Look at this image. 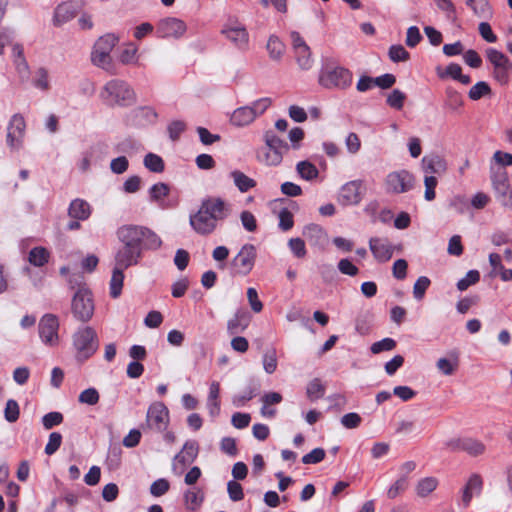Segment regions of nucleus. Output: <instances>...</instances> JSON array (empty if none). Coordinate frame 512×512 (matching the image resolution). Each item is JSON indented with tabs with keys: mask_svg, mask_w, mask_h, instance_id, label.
I'll return each mask as SVG.
<instances>
[{
	"mask_svg": "<svg viewBox=\"0 0 512 512\" xmlns=\"http://www.w3.org/2000/svg\"><path fill=\"white\" fill-rule=\"evenodd\" d=\"M231 214V204L218 196L204 198L198 210L190 214L192 230L201 236L213 234L218 226Z\"/></svg>",
	"mask_w": 512,
	"mask_h": 512,
	"instance_id": "f257e3e1",
	"label": "nucleus"
},
{
	"mask_svg": "<svg viewBox=\"0 0 512 512\" xmlns=\"http://www.w3.org/2000/svg\"><path fill=\"white\" fill-rule=\"evenodd\" d=\"M352 81V72L335 61L323 63L318 75V84L329 90H346Z\"/></svg>",
	"mask_w": 512,
	"mask_h": 512,
	"instance_id": "f03ea898",
	"label": "nucleus"
},
{
	"mask_svg": "<svg viewBox=\"0 0 512 512\" xmlns=\"http://www.w3.org/2000/svg\"><path fill=\"white\" fill-rule=\"evenodd\" d=\"M120 41L115 33H106L100 36L94 43L90 59L94 66L110 73L116 74V67L112 58V51Z\"/></svg>",
	"mask_w": 512,
	"mask_h": 512,
	"instance_id": "7ed1b4c3",
	"label": "nucleus"
},
{
	"mask_svg": "<svg viewBox=\"0 0 512 512\" xmlns=\"http://www.w3.org/2000/svg\"><path fill=\"white\" fill-rule=\"evenodd\" d=\"M117 237L123 246L115 254V267L125 270L137 265L142 258V247L136 243L126 225L117 230Z\"/></svg>",
	"mask_w": 512,
	"mask_h": 512,
	"instance_id": "20e7f679",
	"label": "nucleus"
},
{
	"mask_svg": "<svg viewBox=\"0 0 512 512\" xmlns=\"http://www.w3.org/2000/svg\"><path fill=\"white\" fill-rule=\"evenodd\" d=\"M81 279L82 277L79 275L75 276V281L72 277L69 278L72 288H75V285L79 286L72 297L71 312L77 321L86 323L92 319L95 306L91 291L87 287L81 286Z\"/></svg>",
	"mask_w": 512,
	"mask_h": 512,
	"instance_id": "39448f33",
	"label": "nucleus"
},
{
	"mask_svg": "<svg viewBox=\"0 0 512 512\" xmlns=\"http://www.w3.org/2000/svg\"><path fill=\"white\" fill-rule=\"evenodd\" d=\"M263 140L265 146L257 154L258 161L270 167L280 165L284 154L289 150V145L272 130L264 133Z\"/></svg>",
	"mask_w": 512,
	"mask_h": 512,
	"instance_id": "423d86ee",
	"label": "nucleus"
},
{
	"mask_svg": "<svg viewBox=\"0 0 512 512\" xmlns=\"http://www.w3.org/2000/svg\"><path fill=\"white\" fill-rule=\"evenodd\" d=\"M100 98L109 106H128L133 103L135 94L125 81L112 79L103 86Z\"/></svg>",
	"mask_w": 512,
	"mask_h": 512,
	"instance_id": "0eeeda50",
	"label": "nucleus"
},
{
	"mask_svg": "<svg viewBox=\"0 0 512 512\" xmlns=\"http://www.w3.org/2000/svg\"><path fill=\"white\" fill-rule=\"evenodd\" d=\"M72 345L77 360L85 361L89 359L99 347L96 330L91 326L79 327L72 335Z\"/></svg>",
	"mask_w": 512,
	"mask_h": 512,
	"instance_id": "6e6552de",
	"label": "nucleus"
},
{
	"mask_svg": "<svg viewBox=\"0 0 512 512\" xmlns=\"http://www.w3.org/2000/svg\"><path fill=\"white\" fill-rule=\"evenodd\" d=\"M271 103V98L264 97L255 100L251 105L239 107L231 114L230 122L237 127L247 126L258 116L262 115L270 107Z\"/></svg>",
	"mask_w": 512,
	"mask_h": 512,
	"instance_id": "1a4fd4ad",
	"label": "nucleus"
},
{
	"mask_svg": "<svg viewBox=\"0 0 512 512\" xmlns=\"http://www.w3.org/2000/svg\"><path fill=\"white\" fill-rule=\"evenodd\" d=\"M256 258V247L253 244H244L230 262L232 274L240 276L248 275L254 268Z\"/></svg>",
	"mask_w": 512,
	"mask_h": 512,
	"instance_id": "9d476101",
	"label": "nucleus"
},
{
	"mask_svg": "<svg viewBox=\"0 0 512 512\" xmlns=\"http://www.w3.org/2000/svg\"><path fill=\"white\" fill-rule=\"evenodd\" d=\"M415 178L411 172L402 169L390 172L384 180V187L387 193L402 194L413 189Z\"/></svg>",
	"mask_w": 512,
	"mask_h": 512,
	"instance_id": "9b49d317",
	"label": "nucleus"
},
{
	"mask_svg": "<svg viewBox=\"0 0 512 512\" xmlns=\"http://www.w3.org/2000/svg\"><path fill=\"white\" fill-rule=\"evenodd\" d=\"M291 45L294 52L295 61L302 71L310 70L314 65V59L310 47L303 37L297 32L290 33Z\"/></svg>",
	"mask_w": 512,
	"mask_h": 512,
	"instance_id": "f8f14e48",
	"label": "nucleus"
},
{
	"mask_svg": "<svg viewBox=\"0 0 512 512\" xmlns=\"http://www.w3.org/2000/svg\"><path fill=\"white\" fill-rule=\"evenodd\" d=\"M26 132L24 117L16 113L12 115L7 126L6 143L11 151H19L23 147Z\"/></svg>",
	"mask_w": 512,
	"mask_h": 512,
	"instance_id": "ddd939ff",
	"label": "nucleus"
},
{
	"mask_svg": "<svg viewBox=\"0 0 512 512\" xmlns=\"http://www.w3.org/2000/svg\"><path fill=\"white\" fill-rule=\"evenodd\" d=\"M445 448L451 452H465L472 457L484 454L486 446L478 439L471 437H454L447 440Z\"/></svg>",
	"mask_w": 512,
	"mask_h": 512,
	"instance_id": "4468645a",
	"label": "nucleus"
},
{
	"mask_svg": "<svg viewBox=\"0 0 512 512\" xmlns=\"http://www.w3.org/2000/svg\"><path fill=\"white\" fill-rule=\"evenodd\" d=\"M39 337L46 346L56 347L59 344V320L54 314H45L38 324Z\"/></svg>",
	"mask_w": 512,
	"mask_h": 512,
	"instance_id": "2eb2a0df",
	"label": "nucleus"
},
{
	"mask_svg": "<svg viewBox=\"0 0 512 512\" xmlns=\"http://www.w3.org/2000/svg\"><path fill=\"white\" fill-rule=\"evenodd\" d=\"M169 424V411L162 402L152 403L146 414V427L156 432L165 431Z\"/></svg>",
	"mask_w": 512,
	"mask_h": 512,
	"instance_id": "dca6fc26",
	"label": "nucleus"
},
{
	"mask_svg": "<svg viewBox=\"0 0 512 512\" xmlns=\"http://www.w3.org/2000/svg\"><path fill=\"white\" fill-rule=\"evenodd\" d=\"M199 453V445L195 440H188L183 445L182 450L176 454L172 461V471L176 475H181L185 468L193 463Z\"/></svg>",
	"mask_w": 512,
	"mask_h": 512,
	"instance_id": "f3484780",
	"label": "nucleus"
},
{
	"mask_svg": "<svg viewBox=\"0 0 512 512\" xmlns=\"http://www.w3.org/2000/svg\"><path fill=\"white\" fill-rule=\"evenodd\" d=\"M221 34L236 48L245 51L249 46V34L244 25L238 22H229L223 25Z\"/></svg>",
	"mask_w": 512,
	"mask_h": 512,
	"instance_id": "a211bd4d",
	"label": "nucleus"
},
{
	"mask_svg": "<svg viewBox=\"0 0 512 512\" xmlns=\"http://www.w3.org/2000/svg\"><path fill=\"white\" fill-rule=\"evenodd\" d=\"M126 227L142 250H157L161 247V238L152 230L136 225H126Z\"/></svg>",
	"mask_w": 512,
	"mask_h": 512,
	"instance_id": "6ab92c4d",
	"label": "nucleus"
},
{
	"mask_svg": "<svg viewBox=\"0 0 512 512\" xmlns=\"http://www.w3.org/2000/svg\"><path fill=\"white\" fill-rule=\"evenodd\" d=\"M187 31L185 22L175 17L161 19L156 28V34L160 38L179 39Z\"/></svg>",
	"mask_w": 512,
	"mask_h": 512,
	"instance_id": "aec40b11",
	"label": "nucleus"
},
{
	"mask_svg": "<svg viewBox=\"0 0 512 512\" xmlns=\"http://www.w3.org/2000/svg\"><path fill=\"white\" fill-rule=\"evenodd\" d=\"M492 187L496 199L504 207L512 206V192L505 171H497L491 176Z\"/></svg>",
	"mask_w": 512,
	"mask_h": 512,
	"instance_id": "412c9836",
	"label": "nucleus"
},
{
	"mask_svg": "<svg viewBox=\"0 0 512 512\" xmlns=\"http://www.w3.org/2000/svg\"><path fill=\"white\" fill-rule=\"evenodd\" d=\"M369 249L378 263H386L392 258L395 249L401 250V246L393 245L386 237H371Z\"/></svg>",
	"mask_w": 512,
	"mask_h": 512,
	"instance_id": "4be33fe9",
	"label": "nucleus"
},
{
	"mask_svg": "<svg viewBox=\"0 0 512 512\" xmlns=\"http://www.w3.org/2000/svg\"><path fill=\"white\" fill-rule=\"evenodd\" d=\"M362 181L352 180L341 186L337 201L342 206H355L362 201Z\"/></svg>",
	"mask_w": 512,
	"mask_h": 512,
	"instance_id": "5701e85b",
	"label": "nucleus"
},
{
	"mask_svg": "<svg viewBox=\"0 0 512 512\" xmlns=\"http://www.w3.org/2000/svg\"><path fill=\"white\" fill-rule=\"evenodd\" d=\"M105 151L106 146L102 143H95L84 150L77 161V167L80 172H88L93 164L104 158Z\"/></svg>",
	"mask_w": 512,
	"mask_h": 512,
	"instance_id": "b1692460",
	"label": "nucleus"
},
{
	"mask_svg": "<svg viewBox=\"0 0 512 512\" xmlns=\"http://www.w3.org/2000/svg\"><path fill=\"white\" fill-rule=\"evenodd\" d=\"M149 200L152 203H156L161 209L171 208L172 205L166 201V197L170 193V187L164 182H158L149 188Z\"/></svg>",
	"mask_w": 512,
	"mask_h": 512,
	"instance_id": "393cba45",
	"label": "nucleus"
},
{
	"mask_svg": "<svg viewBox=\"0 0 512 512\" xmlns=\"http://www.w3.org/2000/svg\"><path fill=\"white\" fill-rule=\"evenodd\" d=\"M77 10V5L72 1L59 4L54 11L53 24L55 26H61L67 23L75 17Z\"/></svg>",
	"mask_w": 512,
	"mask_h": 512,
	"instance_id": "a878e982",
	"label": "nucleus"
},
{
	"mask_svg": "<svg viewBox=\"0 0 512 512\" xmlns=\"http://www.w3.org/2000/svg\"><path fill=\"white\" fill-rule=\"evenodd\" d=\"M482 487H483V480L481 478V476L479 474H472L464 489H463V493H462V498H461V501H462V504L464 507H468L472 498L474 496H478L480 495L481 491H482Z\"/></svg>",
	"mask_w": 512,
	"mask_h": 512,
	"instance_id": "bb28decb",
	"label": "nucleus"
},
{
	"mask_svg": "<svg viewBox=\"0 0 512 512\" xmlns=\"http://www.w3.org/2000/svg\"><path fill=\"white\" fill-rule=\"evenodd\" d=\"M421 168L425 175L443 174L447 165L445 160L439 155H427L421 160Z\"/></svg>",
	"mask_w": 512,
	"mask_h": 512,
	"instance_id": "cd10ccee",
	"label": "nucleus"
},
{
	"mask_svg": "<svg viewBox=\"0 0 512 512\" xmlns=\"http://www.w3.org/2000/svg\"><path fill=\"white\" fill-rule=\"evenodd\" d=\"M91 212L90 204L80 198L72 200L68 208V215L78 221L87 220L90 217Z\"/></svg>",
	"mask_w": 512,
	"mask_h": 512,
	"instance_id": "c85d7f7f",
	"label": "nucleus"
},
{
	"mask_svg": "<svg viewBox=\"0 0 512 512\" xmlns=\"http://www.w3.org/2000/svg\"><path fill=\"white\" fill-rule=\"evenodd\" d=\"M303 235L308 239L311 245L322 247L327 242L326 231L317 224H309L304 227Z\"/></svg>",
	"mask_w": 512,
	"mask_h": 512,
	"instance_id": "c756f323",
	"label": "nucleus"
},
{
	"mask_svg": "<svg viewBox=\"0 0 512 512\" xmlns=\"http://www.w3.org/2000/svg\"><path fill=\"white\" fill-rule=\"evenodd\" d=\"M204 492L202 489L194 487L187 489L183 494L184 505L187 510H198L204 501Z\"/></svg>",
	"mask_w": 512,
	"mask_h": 512,
	"instance_id": "7c9ffc66",
	"label": "nucleus"
},
{
	"mask_svg": "<svg viewBox=\"0 0 512 512\" xmlns=\"http://www.w3.org/2000/svg\"><path fill=\"white\" fill-rule=\"evenodd\" d=\"M229 176L241 193H246L256 186V181L240 170L231 171Z\"/></svg>",
	"mask_w": 512,
	"mask_h": 512,
	"instance_id": "2f4dec72",
	"label": "nucleus"
},
{
	"mask_svg": "<svg viewBox=\"0 0 512 512\" xmlns=\"http://www.w3.org/2000/svg\"><path fill=\"white\" fill-rule=\"evenodd\" d=\"M437 73L440 78L451 77L452 79L457 80L464 85H467L471 82V79L468 75L462 74V68L457 63L449 64L445 71H440V69H437Z\"/></svg>",
	"mask_w": 512,
	"mask_h": 512,
	"instance_id": "473e14b6",
	"label": "nucleus"
},
{
	"mask_svg": "<svg viewBox=\"0 0 512 512\" xmlns=\"http://www.w3.org/2000/svg\"><path fill=\"white\" fill-rule=\"evenodd\" d=\"M249 325V319L244 313H236L227 323V330L230 335L243 332Z\"/></svg>",
	"mask_w": 512,
	"mask_h": 512,
	"instance_id": "72a5a7b5",
	"label": "nucleus"
},
{
	"mask_svg": "<svg viewBox=\"0 0 512 512\" xmlns=\"http://www.w3.org/2000/svg\"><path fill=\"white\" fill-rule=\"evenodd\" d=\"M266 48L269 53V57L274 61H280L285 51V45L275 35H271L269 37Z\"/></svg>",
	"mask_w": 512,
	"mask_h": 512,
	"instance_id": "f704fd0d",
	"label": "nucleus"
},
{
	"mask_svg": "<svg viewBox=\"0 0 512 512\" xmlns=\"http://www.w3.org/2000/svg\"><path fill=\"white\" fill-rule=\"evenodd\" d=\"M438 486V480L435 477H425L420 479L415 487L416 494L419 497H427L431 494Z\"/></svg>",
	"mask_w": 512,
	"mask_h": 512,
	"instance_id": "c9c22d12",
	"label": "nucleus"
},
{
	"mask_svg": "<svg viewBox=\"0 0 512 512\" xmlns=\"http://www.w3.org/2000/svg\"><path fill=\"white\" fill-rule=\"evenodd\" d=\"M118 60L123 65H137L139 61L138 48L132 43L127 44L120 52Z\"/></svg>",
	"mask_w": 512,
	"mask_h": 512,
	"instance_id": "e433bc0d",
	"label": "nucleus"
},
{
	"mask_svg": "<svg viewBox=\"0 0 512 512\" xmlns=\"http://www.w3.org/2000/svg\"><path fill=\"white\" fill-rule=\"evenodd\" d=\"M123 271V269H120L118 267H114L113 269L110 280V295L112 298H117L121 294L124 281Z\"/></svg>",
	"mask_w": 512,
	"mask_h": 512,
	"instance_id": "4c0bfd02",
	"label": "nucleus"
},
{
	"mask_svg": "<svg viewBox=\"0 0 512 512\" xmlns=\"http://www.w3.org/2000/svg\"><path fill=\"white\" fill-rule=\"evenodd\" d=\"M296 171L299 176L307 181L317 178L319 171L314 164L309 161H300L296 165Z\"/></svg>",
	"mask_w": 512,
	"mask_h": 512,
	"instance_id": "58836bf2",
	"label": "nucleus"
},
{
	"mask_svg": "<svg viewBox=\"0 0 512 512\" xmlns=\"http://www.w3.org/2000/svg\"><path fill=\"white\" fill-rule=\"evenodd\" d=\"M49 252L44 247H35L29 252L28 261L31 265L41 267L48 262Z\"/></svg>",
	"mask_w": 512,
	"mask_h": 512,
	"instance_id": "ea45409f",
	"label": "nucleus"
},
{
	"mask_svg": "<svg viewBox=\"0 0 512 512\" xmlns=\"http://www.w3.org/2000/svg\"><path fill=\"white\" fill-rule=\"evenodd\" d=\"M143 164L149 171L154 173H161L165 168L163 159L154 153L146 154L143 159Z\"/></svg>",
	"mask_w": 512,
	"mask_h": 512,
	"instance_id": "a19ab883",
	"label": "nucleus"
},
{
	"mask_svg": "<svg viewBox=\"0 0 512 512\" xmlns=\"http://www.w3.org/2000/svg\"><path fill=\"white\" fill-rule=\"evenodd\" d=\"M437 369L445 376L452 375L458 367V356L455 354L452 359L439 358L436 363Z\"/></svg>",
	"mask_w": 512,
	"mask_h": 512,
	"instance_id": "79ce46f5",
	"label": "nucleus"
},
{
	"mask_svg": "<svg viewBox=\"0 0 512 512\" xmlns=\"http://www.w3.org/2000/svg\"><path fill=\"white\" fill-rule=\"evenodd\" d=\"M409 487V479L406 476H399L396 481L388 488L387 497L395 499Z\"/></svg>",
	"mask_w": 512,
	"mask_h": 512,
	"instance_id": "37998d69",
	"label": "nucleus"
},
{
	"mask_svg": "<svg viewBox=\"0 0 512 512\" xmlns=\"http://www.w3.org/2000/svg\"><path fill=\"white\" fill-rule=\"evenodd\" d=\"M446 102L445 105L451 111H457L459 108L463 106V98L462 95L456 91L455 89L448 87L446 88Z\"/></svg>",
	"mask_w": 512,
	"mask_h": 512,
	"instance_id": "c03bdc74",
	"label": "nucleus"
},
{
	"mask_svg": "<svg viewBox=\"0 0 512 512\" xmlns=\"http://www.w3.org/2000/svg\"><path fill=\"white\" fill-rule=\"evenodd\" d=\"M263 369L267 374H272L276 371L278 362H277V353L274 348H270L265 351L262 357Z\"/></svg>",
	"mask_w": 512,
	"mask_h": 512,
	"instance_id": "a18cd8bd",
	"label": "nucleus"
},
{
	"mask_svg": "<svg viewBox=\"0 0 512 512\" xmlns=\"http://www.w3.org/2000/svg\"><path fill=\"white\" fill-rule=\"evenodd\" d=\"M491 88L488 83L484 81L477 82L474 86L469 90L468 96L471 100L477 101L482 97L490 95Z\"/></svg>",
	"mask_w": 512,
	"mask_h": 512,
	"instance_id": "49530a36",
	"label": "nucleus"
},
{
	"mask_svg": "<svg viewBox=\"0 0 512 512\" xmlns=\"http://www.w3.org/2000/svg\"><path fill=\"white\" fill-rule=\"evenodd\" d=\"M33 85L35 88L42 90V91L49 90V88H50L49 74L45 68L41 67V68L37 69V71L35 72L34 79H33Z\"/></svg>",
	"mask_w": 512,
	"mask_h": 512,
	"instance_id": "de8ad7c7",
	"label": "nucleus"
},
{
	"mask_svg": "<svg viewBox=\"0 0 512 512\" xmlns=\"http://www.w3.org/2000/svg\"><path fill=\"white\" fill-rule=\"evenodd\" d=\"M406 100V94L399 89H394L387 96V104L396 110H401L404 106V102Z\"/></svg>",
	"mask_w": 512,
	"mask_h": 512,
	"instance_id": "09e8293b",
	"label": "nucleus"
},
{
	"mask_svg": "<svg viewBox=\"0 0 512 512\" xmlns=\"http://www.w3.org/2000/svg\"><path fill=\"white\" fill-rule=\"evenodd\" d=\"M324 392L325 388L318 378L311 380L307 385L306 393L308 398L311 400L321 398L324 395Z\"/></svg>",
	"mask_w": 512,
	"mask_h": 512,
	"instance_id": "8fccbe9b",
	"label": "nucleus"
},
{
	"mask_svg": "<svg viewBox=\"0 0 512 512\" xmlns=\"http://www.w3.org/2000/svg\"><path fill=\"white\" fill-rule=\"evenodd\" d=\"M480 280V273L477 270H470L465 277L457 282V288L460 291L467 290L470 286L476 284Z\"/></svg>",
	"mask_w": 512,
	"mask_h": 512,
	"instance_id": "3c124183",
	"label": "nucleus"
},
{
	"mask_svg": "<svg viewBox=\"0 0 512 512\" xmlns=\"http://www.w3.org/2000/svg\"><path fill=\"white\" fill-rule=\"evenodd\" d=\"M449 207L453 208L458 214H465L469 210V201L464 195L457 194L449 201Z\"/></svg>",
	"mask_w": 512,
	"mask_h": 512,
	"instance_id": "603ef678",
	"label": "nucleus"
},
{
	"mask_svg": "<svg viewBox=\"0 0 512 512\" xmlns=\"http://www.w3.org/2000/svg\"><path fill=\"white\" fill-rule=\"evenodd\" d=\"M279 223L278 226L282 231H289L294 226V218L291 211L283 208L278 213Z\"/></svg>",
	"mask_w": 512,
	"mask_h": 512,
	"instance_id": "864d4df0",
	"label": "nucleus"
},
{
	"mask_svg": "<svg viewBox=\"0 0 512 512\" xmlns=\"http://www.w3.org/2000/svg\"><path fill=\"white\" fill-rule=\"evenodd\" d=\"M490 202H491L490 196L488 194L480 191V192L475 193L472 196V198L469 202V208H472L474 210H482Z\"/></svg>",
	"mask_w": 512,
	"mask_h": 512,
	"instance_id": "5fc2aeb1",
	"label": "nucleus"
},
{
	"mask_svg": "<svg viewBox=\"0 0 512 512\" xmlns=\"http://www.w3.org/2000/svg\"><path fill=\"white\" fill-rule=\"evenodd\" d=\"M466 4L479 17H486L490 13V8L487 0H467Z\"/></svg>",
	"mask_w": 512,
	"mask_h": 512,
	"instance_id": "6e6d98bb",
	"label": "nucleus"
},
{
	"mask_svg": "<svg viewBox=\"0 0 512 512\" xmlns=\"http://www.w3.org/2000/svg\"><path fill=\"white\" fill-rule=\"evenodd\" d=\"M430 279L426 276H420L413 286V296L416 300H422L426 290L430 286Z\"/></svg>",
	"mask_w": 512,
	"mask_h": 512,
	"instance_id": "4d7b16f0",
	"label": "nucleus"
},
{
	"mask_svg": "<svg viewBox=\"0 0 512 512\" xmlns=\"http://www.w3.org/2000/svg\"><path fill=\"white\" fill-rule=\"evenodd\" d=\"M488 60L493 64L494 68L509 64L508 58L500 51L489 48L486 52Z\"/></svg>",
	"mask_w": 512,
	"mask_h": 512,
	"instance_id": "13d9d810",
	"label": "nucleus"
},
{
	"mask_svg": "<svg viewBox=\"0 0 512 512\" xmlns=\"http://www.w3.org/2000/svg\"><path fill=\"white\" fill-rule=\"evenodd\" d=\"M288 247L297 258H304L307 254L305 242L299 237L289 239Z\"/></svg>",
	"mask_w": 512,
	"mask_h": 512,
	"instance_id": "bf43d9fd",
	"label": "nucleus"
},
{
	"mask_svg": "<svg viewBox=\"0 0 512 512\" xmlns=\"http://www.w3.org/2000/svg\"><path fill=\"white\" fill-rule=\"evenodd\" d=\"M19 414L20 410L18 403L13 399H9L4 409L5 419L10 423L16 422L19 418Z\"/></svg>",
	"mask_w": 512,
	"mask_h": 512,
	"instance_id": "052dcab7",
	"label": "nucleus"
},
{
	"mask_svg": "<svg viewBox=\"0 0 512 512\" xmlns=\"http://www.w3.org/2000/svg\"><path fill=\"white\" fill-rule=\"evenodd\" d=\"M396 347V341L392 338H384L373 343L370 350L373 354H379L383 351H391Z\"/></svg>",
	"mask_w": 512,
	"mask_h": 512,
	"instance_id": "680f3d73",
	"label": "nucleus"
},
{
	"mask_svg": "<svg viewBox=\"0 0 512 512\" xmlns=\"http://www.w3.org/2000/svg\"><path fill=\"white\" fill-rule=\"evenodd\" d=\"M438 184V181L436 177L433 175H425L424 178V186H425V193L424 198L427 201H432L436 197L435 188Z\"/></svg>",
	"mask_w": 512,
	"mask_h": 512,
	"instance_id": "e2e57ef3",
	"label": "nucleus"
},
{
	"mask_svg": "<svg viewBox=\"0 0 512 512\" xmlns=\"http://www.w3.org/2000/svg\"><path fill=\"white\" fill-rule=\"evenodd\" d=\"M63 422V415L60 412H49L42 417V424L46 430L52 429L54 426Z\"/></svg>",
	"mask_w": 512,
	"mask_h": 512,
	"instance_id": "0e129e2a",
	"label": "nucleus"
},
{
	"mask_svg": "<svg viewBox=\"0 0 512 512\" xmlns=\"http://www.w3.org/2000/svg\"><path fill=\"white\" fill-rule=\"evenodd\" d=\"M388 54L393 62L407 61L409 59V53L402 45H392L389 48Z\"/></svg>",
	"mask_w": 512,
	"mask_h": 512,
	"instance_id": "69168bd1",
	"label": "nucleus"
},
{
	"mask_svg": "<svg viewBox=\"0 0 512 512\" xmlns=\"http://www.w3.org/2000/svg\"><path fill=\"white\" fill-rule=\"evenodd\" d=\"M227 492L229 498L234 501H240L244 498L243 488L240 483L235 480H231L227 483Z\"/></svg>",
	"mask_w": 512,
	"mask_h": 512,
	"instance_id": "338daca9",
	"label": "nucleus"
},
{
	"mask_svg": "<svg viewBox=\"0 0 512 512\" xmlns=\"http://www.w3.org/2000/svg\"><path fill=\"white\" fill-rule=\"evenodd\" d=\"M241 224L248 232H255L257 230V220L250 211H242L240 214Z\"/></svg>",
	"mask_w": 512,
	"mask_h": 512,
	"instance_id": "774afa93",
	"label": "nucleus"
}]
</instances>
